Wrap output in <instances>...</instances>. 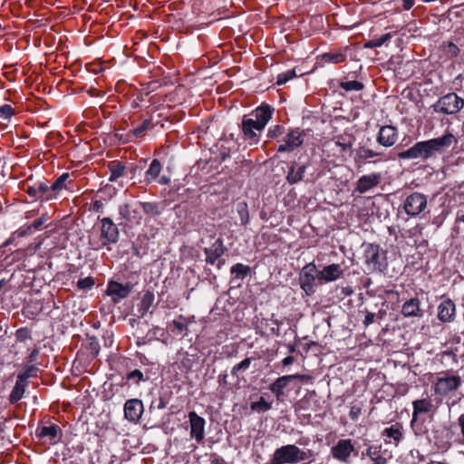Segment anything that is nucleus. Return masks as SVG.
Returning <instances> with one entry per match:
<instances>
[{"instance_id": "9b49d317", "label": "nucleus", "mask_w": 464, "mask_h": 464, "mask_svg": "<svg viewBox=\"0 0 464 464\" xmlns=\"http://www.w3.org/2000/svg\"><path fill=\"white\" fill-rule=\"evenodd\" d=\"M382 160V154L375 152L367 147H359L355 150L354 162L358 168L366 163H376Z\"/></svg>"}, {"instance_id": "20e7f679", "label": "nucleus", "mask_w": 464, "mask_h": 464, "mask_svg": "<svg viewBox=\"0 0 464 464\" xmlns=\"http://www.w3.org/2000/svg\"><path fill=\"white\" fill-rule=\"evenodd\" d=\"M364 260L371 272H382L387 266L386 252L379 245L368 244L364 250Z\"/></svg>"}, {"instance_id": "2eb2a0df", "label": "nucleus", "mask_w": 464, "mask_h": 464, "mask_svg": "<svg viewBox=\"0 0 464 464\" xmlns=\"http://www.w3.org/2000/svg\"><path fill=\"white\" fill-rule=\"evenodd\" d=\"M143 412V404L140 400H128L124 404L125 418L132 422L138 421Z\"/></svg>"}, {"instance_id": "ddd939ff", "label": "nucleus", "mask_w": 464, "mask_h": 464, "mask_svg": "<svg viewBox=\"0 0 464 464\" xmlns=\"http://www.w3.org/2000/svg\"><path fill=\"white\" fill-rule=\"evenodd\" d=\"M354 450V447L352 443V440L349 439L340 440L334 445L331 453L333 457L340 461L347 462L351 453Z\"/></svg>"}, {"instance_id": "603ef678", "label": "nucleus", "mask_w": 464, "mask_h": 464, "mask_svg": "<svg viewBox=\"0 0 464 464\" xmlns=\"http://www.w3.org/2000/svg\"><path fill=\"white\" fill-rule=\"evenodd\" d=\"M88 349L90 350L92 356H97L100 352V344L96 337H90Z\"/></svg>"}, {"instance_id": "e433bc0d", "label": "nucleus", "mask_w": 464, "mask_h": 464, "mask_svg": "<svg viewBox=\"0 0 464 464\" xmlns=\"http://www.w3.org/2000/svg\"><path fill=\"white\" fill-rule=\"evenodd\" d=\"M250 408L255 411L265 412L269 411L272 405L270 402H267L264 397H260L259 401L251 403Z\"/></svg>"}, {"instance_id": "dca6fc26", "label": "nucleus", "mask_w": 464, "mask_h": 464, "mask_svg": "<svg viewBox=\"0 0 464 464\" xmlns=\"http://www.w3.org/2000/svg\"><path fill=\"white\" fill-rule=\"evenodd\" d=\"M456 307L450 299H445L438 306V319L442 323H450L455 319Z\"/></svg>"}, {"instance_id": "c85d7f7f", "label": "nucleus", "mask_w": 464, "mask_h": 464, "mask_svg": "<svg viewBox=\"0 0 464 464\" xmlns=\"http://www.w3.org/2000/svg\"><path fill=\"white\" fill-rule=\"evenodd\" d=\"M458 142L456 137L453 134L447 133L441 138L430 140L429 141H420L415 145H452Z\"/></svg>"}, {"instance_id": "7ed1b4c3", "label": "nucleus", "mask_w": 464, "mask_h": 464, "mask_svg": "<svg viewBox=\"0 0 464 464\" xmlns=\"http://www.w3.org/2000/svg\"><path fill=\"white\" fill-rule=\"evenodd\" d=\"M462 384L460 375L445 371L440 372L433 384L434 394L440 397H446L450 393L457 392Z\"/></svg>"}, {"instance_id": "3c124183", "label": "nucleus", "mask_w": 464, "mask_h": 464, "mask_svg": "<svg viewBox=\"0 0 464 464\" xmlns=\"http://www.w3.org/2000/svg\"><path fill=\"white\" fill-rule=\"evenodd\" d=\"M362 403H353L350 408L349 417L353 420H356L362 414Z\"/></svg>"}, {"instance_id": "79ce46f5", "label": "nucleus", "mask_w": 464, "mask_h": 464, "mask_svg": "<svg viewBox=\"0 0 464 464\" xmlns=\"http://www.w3.org/2000/svg\"><path fill=\"white\" fill-rule=\"evenodd\" d=\"M340 87L346 92L361 91L363 89V84L358 81L342 82Z\"/></svg>"}, {"instance_id": "f704fd0d", "label": "nucleus", "mask_w": 464, "mask_h": 464, "mask_svg": "<svg viewBox=\"0 0 464 464\" xmlns=\"http://www.w3.org/2000/svg\"><path fill=\"white\" fill-rule=\"evenodd\" d=\"M366 454L374 464H386V459L380 454V450L377 447H369L366 450Z\"/></svg>"}, {"instance_id": "5701e85b", "label": "nucleus", "mask_w": 464, "mask_h": 464, "mask_svg": "<svg viewBox=\"0 0 464 464\" xmlns=\"http://www.w3.org/2000/svg\"><path fill=\"white\" fill-rule=\"evenodd\" d=\"M402 425L396 422L389 428L382 430V436L392 439L393 443L397 446L403 439Z\"/></svg>"}, {"instance_id": "39448f33", "label": "nucleus", "mask_w": 464, "mask_h": 464, "mask_svg": "<svg viewBox=\"0 0 464 464\" xmlns=\"http://www.w3.org/2000/svg\"><path fill=\"white\" fill-rule=\"evenodd\" d=\"M464 106V100L455 92L448 93L434 104V111L444 114H455Z\"/></svg>"}, {"instance_id": "a211bd4d", "label": "nucleus", "mask_w": 464, "mask_h": 464, "mask_svg": "<svg viewBox=\"0 0 464 464\" xmlns=\"http://www.w3.org/2000/svg\"><path fill=\"white\" fill-rule=\"evenodd\" d=\"M399 139V133L395 127L382 126L378 133L377 140L380 145H394Z\"/></svg>"}, {"instance_id": "a878e982", "label": "nucleus", "mask_w": 464, "mask_h": 464, "mask_svg": "<svg viewBox=\"0 0 464 464\" xmlns=\"http://www.w3.org/2000/svg\"><path fill=\"white\" fill-rule=\"evenodd\" d=\"M27 382H24L17 378L15 385L13 388L9 397V401L11 403L14 404L23 398Z\"/></svg>"}, {"instance_id": "052dcab7", "label": "nucleus", "mask_w": 464, "mask_h": 464, "mask_svg": "<svg viewBox=\"0 0 464 464\" xmlns=\"http://www.w3.org/2000/svg\"><path fill=\"white\" fill-rule=\"evenodd\" d=\"M143 210L146 213H157V206L154 203H144L143 204Z\"/></svg>"}, {"instance_id": "7c9ffc66", "label": "nucleus", "mask_w": 464, "mask_h": 464, "mask_svg": "<svg viewBox=\"0 0 464 464\" xmlns=\"http://www.w3.org/2000/svg\"><path fill=\"white\" fill-rule=\"evenodd\" d=\"M285 145H302L303 133L298 129L289 131L285 138Z\"/></svg>"}, {"instance_id": "bf43d9fd", "label": "nucleus", "mask_w": 464, "mask_h": 464, "mask_svg": "<svg viewBox=\"0 0 464 464\" xmlns=\"http://www.w3.org/2000/svg\"><path fill=\"white\" fill-rule=\"evenodd\" d=\"M290 377H291L292 381L293 380H300L301 382H310L313 380V377L310 375H307V374L296 373V374L290 375Z\"/></svg>"}, {"instance_id": "423d86ee", "label": "nucleus", "mask_w": 464, "mask_h": 464, "mask_svg": "<svg viewBox=\"0 0 464 464\" xmlns=\"http://www.w3.org/2000/svg\"><path fill=\"white\" fill-rule=\"evenodd\" d=\"M319 409V402L317 400V393L315 391H309L301 400L295 405V411L304 420H310L312 412L317 411Z\"/></svg>"}, {"instance_id": "680f3d73", "label": "nucleus", "mask_w": 464, "mask_h": 464, "mask_svg": "<svg viewBox=\"0 0 464 464\" xmlns=\"http://www.w3.org/2000/svg\"><path fill=\"white\" fill-rule=\"evenodd\" d=\"M374 318H375V314L374 313L366 312V315H365V318L363 320V324L365 326L370 325L371 324H372L374 322Z\"/></svg>"}, {"instance_id": "b1692460", "label": "nucleus", "mask_w": 464, "mask_h": 464, "mask_svg": "<svg viewBox=\"0 0 464 464\" xmlns=\"http://www.w3.org/2000/svg\"><path fill=\"white\" fill-rule=\"evenodd\" d=\"M152 127V120L150 118L144 119L133 127V129L128 133V136L129 138H130V136L135 138L144 137Z\"/></svg>"}, {"instance_id": "09e8293b", "label": "nucleus", "mask_w": 464, "mask_h": 464, "mask_svg": "<svg viewBox=\"0 0 464 464\" xmlns=\"http://www.w3.org/2000/svg\"><path fill=\"white\" fill-rule=\"evenodd\" d=\"M189 320L183 315H179L178 319L173 321V325L176 329H178L180 333L187 330L188 324Z\"/></svg>"}, {"instance_id": "473e14b6", "label": "nucleus", "mask_w": 464, "mask_h": 464, "mask_svg": "<svg viewBox=\"0 0 464 464\" xmlns=\"http://www.w3.org/2000/svg\"><path fill=\"white\" fill-rule=\"evenodd\" d=\"M35 185L39 193V198L50 200L55 197L53 190L51 189V186H49L46 182H40Z\"/></svg>"}, {"instance_id": "393cba45", "label": "nucleus", "mask_w": 464, "mask_h": 464, "mask_svg": "<svg viewBox=\"0 0 464 464\" xmlns=\"http://www.w3.org/2000/svg\"><path fill=\"white\" fill-rule=\"evenodd\" d=\"M434 147H411L406 151L401 152L399 155L401 158L416 159V158H426L429 154L428 149H433Z\"/></svg>"}, {"instance_id": "774afa93", "label": "nucleus", "mask_w": 464, "mask_h": 464, "mask_svg": "<svg viewBox=\"0 0 464 464\" xmlns=\"http://www.w3.org/2000/svg\"><path fill=\"white\" fill-rule=\"evenodd\" d=\"M294 362V357L293 356H287L283 361L282 363L284 366H288Z\"/></svg>"}, {"instance_id": "864d4df0", "label": "nucleus", "mask_w": 464, "mask_h": 464, "mask_svg": "<svg viewBox=\"0 0 464 464\" xmlns=\"http://www.w3.org/2000/svg\"><path fill=\"white\" fill-rule=\"evenodd\" d=\"M284 133V128L281 125H274L269 128L267 137L270 139H277Z\"/></svg>"}, {"instance_id": "4be33fe9", "label": "nucleus", "mask_w": 464, "mask_h": 464, "mask_svg": "<svg viewBox=\"0 0 464 464\" xmlns=\"http://www.w3.org/2000/svg\"><path fill=\"white\" fill-rule=\"evenodd\" d=\"M290 375H285L277 378L269 387V390L276 395L277 401L282 400V396L284 395V389L291 382Z\"/></svg>"}, {"instance_id": "f8f14e48", "label": "nucleus", "mask_w": 464, "mask_h": 464, "mask_svg": "<svg viewBox=\"0 0 464 464\" xmlns=\"http://www.w3.org/2000/svg\"><path fill=\"white\" fill-rule=\"evenodd\" d=\"M190 424V437L198 442H202L205 437V420L198 416L195 411L188 413Z\"/></svg>"}, {"instance_id": "c03bdc74", "label": "nucleus", "mask_w": 464, "mask_h": 464, "mask_svg": "<svg viewBox=\"0 0 464 464\" xmlns=\"http://www.w3.org/2000/svg\"><path fill=\"white\" fill-rule=\"evenodd\" d=\"M296 76L295 70H288L285 72L279 73L276 78V84L282 85Z\"/></svg>"}, {"instance_id": "a18cd8bd", "label": "nucleus", "mask_w": 464, "mask_h": 464, "mask_svg": "<svg viewBox=\"0 0 464 464\" xmlns=\"http://www.w3.org/2000/svg\"><path fill=\"white\" fill-rule=\"evenodd\" d=\"M14 115V109L9 104L0 106V118L4 121H10Z\"/></svg>"}, {"instance_id": "412c9836", "label": "nucleus", "mask_w": 464, "mask_h": 464, "mask_svg": "<svg viewBox=\"0 0 464 464\" xmlns=\"http://www.w3.org/2000/svg\"><path fill=\"white\" fill-rule=\"evenodd\" d=\"M401 314L405 317H422L423 310L420 308V301L416 297L409 299L402 304Z\"/></svg>"}, {"instance_id": "49530a36", "label": "nucleus", "mask_w": 464, "mask_h": 464, "mask_svg": "<svg viewBox=\"0 0 464 464\" xmlns=\"http://www.w3.org/2000/svg\"><path fill=\"white\" fill-rule=\"evenodd\" d=\"M237 212L240 216V220L242 224H246L248 222L249 215L247 205L245 202H241L237 204Z\"/></svg>"}, {"instance_id": "338daca9", "label": "nucleus", "mask_w": 464, "mask_h": 464, "mask_svg": "<svg viewBox=\"0 0 464 464\" xmlns=\"http://www.w3.org/2000/svg\"><path fill=\"white\" fill-rule=\"evenodd\" d=\"M211 464H225V460L222 458L217 456L216 454H213L211 459Z\"/></svg>"}, {"instance_id": "a19ab883", "label": "nucleus", "mask_w": 464, "mask_h": 464, "mask_svg": "<svg viewBox=\"0 0 464 464\" xmlns=\"http://www.w3.org/2000/svg\"><path fill=\"white\" fill-rule=\"evenodd\" d=\"M69 173H63L51 185V189L53 190L55 195L58 191L65 188V181L69 179Z\"/></svg>"}, {"instance_id": "6ab92c4d", "label": "nucleus", "mask_w": 464, "mask_h": 464, "mask_svg": "<svg viewBox=\"0 0 464 464\" xmlns=\"http://www.w3.org/2000/svg\"><path fill=\"white\" fill-rule=\"evenodd\" d=\"M226 250L227 248L224 246L223 240L221 238H218L211 246L204 249L206 262L208 264L214 265Z\"/></svg>"}, {"instance_id": "6e6552de", "label": "nucleus", "mask_w": 464, "mask_h": 464, "mask_svg": "<svg viewBox=\"0 0 464 464\" xmlns=\"http://www.w3.org/2000/svg\"><path fill=\"white\" fill-rule=\"evenodd\" d=\"M427 208V198L420 192H413L409 195L403 204L407 215L415 217L420 214Z\"/></svg>"}, {"instance_id": "9d476101", "label": "nucleus", "mask_w": 464, "mask_h": 464, "mask_svg": "<svg viewBox=\"0 0 464 464\" xmlns=\"http://www.w3.org/2000/svg\"><path fill=\"white\" fill-rule=\"evenodd\" d=\"M316 272V266L314 264L310 263L306 265L302 271L300 276L301 288L305 292L306 295H312L314 293V274Z\"/></svg>"}, {"instance_id": "e2e57ef3", "label": "nucleus", "mask_w": 464, "mask_h": 464, "mask_svg": "<svg viewBox=\"0 0 464 464\" xmlns=\"http://www.w3.org/2000/svg\"><path fill=\"white\" fill-rule=\"evenodd\" d=\"M103 208V203L101 200H95L91 205V210L100 212Z\"/></svg>"}, {"instance_id": "5fc2aeb1", "label": "nucleus", "mask_w": 464, "mask_h": 464, "mask_svg": "<svg viewBox=\"0 0 464 464\" xmlns=\"http://www.w3.org/2000/svg\"><path fill=\"white\" fill-rule=\"evenodd\" d=\"M36 372H37V368L35 366L31 365V366L27 367L24 371V372L20 373L17 376V378L24 382H26L28 378L34 376Z\"/></svg>"}, {"instance_id": "aec40b11", "label": "nucleus", "mask_w": 464, "mask_h": 464, "mask_svg": "<svg viewBox=\"0 0 464 464\" xmlns=\"http://www.w3.org/2000/svg\"><path fill=\"white\" fill-rule=\"evenodd\" d=\"M343 274L341 265L332 264L324 266L323 270L318 273V279L322 282H332L340 278Z\"/></svg>"}, {"instance_id": "c9c22d12", "label": "nucleus", "mask_w": 464, "mask_h": 464, "mask_svg": "<svg viewBox=\"0 0 464 464\" xmlns=\"http://www.w3.org/2000/svg\"><path fill=\"white\" fill-rule=\"evenodd\" d=\"M305 170L304 166H300L297 170L291 168L287 174V180L290 184H295L302 179Z\"/></svg>"}, {"instance_id": "4d7b16f0", "label": "nucleus", "mask_w": 464, "mask_h": 464, "mask_svg": "<svg viewBox=\"0 0 464 464\" xmlns=\"http://www.w3.org/2000/svg\"><path fill=\"white\" fill-rule=\"evenodd\" d=\"M166 405H167V401H165V399L162 397H160L158 400L151 401L150 408V410H154V409L162 410L166 407Z\"/></svg>"}, {"instance_id": "37998d69", "label": "nucleus", "mask_w": 464, "mask_h": 464, "mask_svg": "<svg viewBox=\"0 0 464 464\" xmlns=\"http://www.w3.org/2000/svg\"><path fill=\"white\" fill-rule=\"evenodd\" d=\"M251 361H252L251 358H246L239 363L236 364L231 370L232 375L237 377L239 375L240 372H244V371L247 370L250 366Z\"/></svg>"}, {"instance_id": "1a4fd4ad", "label": "nucleus", "mask_w": 464, "mask_h": 464, "mask_svg": "<svg viewBox=\"0 0 464 464\" xmlns=\"http://www.w3.org/2000/svg\"><path fill=\"white\" fill-rule=\"evenodd\" d=\"M101 241L102 246H105L115 244L119 240L120 231L118 227L110 218L101 219Z\"/></svg>"}, {"instance_id": "cd10ccee", "label": "nucleus", "mask_w": 464, "mask_h": 464, "mask_svg": "<svg viewBox=\"0 0 464 464\" xmlns=\"http://www.w3.org/2000/svg\"><path fill=\"white\" fill-rule=\"evenodd\" d=\"M346 49L328 52L322 55L324 62L332 63H341L346 60Z\"/></svg>"}, {"instance_id": "0eeeda50", "label": "nucleus", "mask_w": 464, "mask_h": 464, "mask_svg": "<svg viewBox=\"0 0 464 464\" xmlns=\"http://www.w3.org/2000/svg\"><path fill=\"white\" fill-rule=\"evenodd\" d=\"M412 419L411 420V426L414 430L415 435H420L421 431L415 429L414 424L417 421L420 414H431L433 415L436 411V406L433 404L432 400L429 397L421 400H415L412 401Z\"/></svg>"}, {"instance_id": "8fccbe9b", "label": "nucleus", "mask_w": 464, "mask_h": 464, "mask_svg": "<svg viewBox=\"0 0 464 464\" xmlns=\"http://www.w3.org/2000/svg\"><path fill=\"white\" fill-rule=\"evenodd\" d=\"M94 284H95V281H94L93 277L87 276L85 278L78 280L77 286L80 289L86 290V289H91L94 285Z\"/></svg>"}, {"instance_id": "c756f323", "label": "nucleus", "mask_w": 464, "mask_h": 464, "mask_svg": "<svg viewBox=\"0 0 464 464\" xmlns=\"http://www.w3.org/2000/svg\"><path fill=\"white\" fill-rule=\"evenodd\" d=\"M61 431V429L58 425H50V426H44L39 429L38 435L40 437H48L50 440H54L58 433Z\"/></svg>"}, {"instance_id": "4468645a", "label": "nucleus", "mask_w": 464, "mask_h": 464, "mask_svg": "<svg viewBox=\"0 0 464 464\" xmlns=\"http://www.w3.org/2000/svg\"><path fill=\"white\" fill-rule=\"evenodd\" d=\"M132 285L128 283L126 285L111 281L109 283L106 293L111 296L113 302L117 303L121 299L126 298L131 292Z\"/></svg>"}, {"instance_id": "f257e3e1", "label": "nucleus", "mask_w": 464, "mask_h": 464, "mask_svg": "<svg viewBox=\"0 0 464 464\" xmlns=\"http://www.w3.org/2000/svg\"><path fill=\"white\" fill-rule=\"evenodd\" d=\"M274 111L271 105L262 102L250 113L244 115L240 125L244 140L249 144H257Z\"/></svg>"}, {"instance_id": "f3484780", "label": "nucleus", "mask_w": 464, "mask_h": 464, "mask_svg": "<svg viewBox=\"0 0 464 464\" xmlns=\"http://www.w3.org/2000/svg\"><path fill=\"white\" fill-rule=\"evenodd\" d=\"M382 176L380 173H372L362 176L356 182V190L363 194L381 183Z\"/></svg>"}, {"instance_id": "72a5a7b5", "label": "nucleus", "mask_w": 464, "mask_h": 464, "mask_svg": "<svg viewBox=\"0 0 464 464\" xmlns=\"http://www.w3.org/2000/svg\"><path fill=\"white\" fill-rule=\"evenodd\" d=\"M250 272L248 266L237 263L231 267V274L235 279H244Z\"/></svg>"}, {"instance_id": "f03ea898", "label": "nucleus", "mask_w": 464, "mask_h": 464, "mask_svg": "<svg viewBox=\"0 0 464 464\" xmlns=\"http://www.w3.org/2000/svg\"><path fill=\"white\" fill-rule=\"evenodd\" d=\"M312 457H314L313 450H304L294 444H288L276 449L266 464H295L306 460L308 461L304 464H311Z\"/></svg>"}, {"instance_id": "de8ad7c7", "label": "nucleus", "mask_w": 464, "mask_h": 464, "mask_svg": "<svg viewBox=\"0 0 464 464\" xmlns=\"http://www.w3.org/2000/svg\"><path fill=\"white\" fill-rule=\"evenodd\" d=\"M119 214L126 222H130L132 220L130 206L129 204L120 206Z\"/></svg>"}, {"instance_id": "69168bd1", "label": "nucleus", "mask_w": 464, "mask_h": 464, "mask_svg": "<svg viewBox=\"0 0 464 464\" xmlns=\"http://www.w3.org/2000/svg\"><path fill=\"white\" fill-rule=\"evenodd\" d=\"M405 10H410L415 4L414 0H401Z\"/></svg>"}, {"instance_id": "4c0bfd02", "label": "nucleus", "mask_w": 464, "mask_h": 464, "mask_svg": "<svg viewBox=\"0 0 464 464\" xmlns=\"http://www.w3.org/2000/svg\"><path fill=\"white\" fill-rule=\"evenodd\" d=\"M161 170V164L158 160H153L149 169L146 172L147 179H155Z\"/></svg>"}, {"instance_id": "2f4dec72", "label": "nucleus", "mask_w": 464, "mask_h": 464, "mask_svg": "<svg viewBox=\"0 0 464 464\" xmlns=\"http://www.w3.org/2000/svg\"><path fill=\"white\" fill-rule=\"evenodd\" d=\"M392 37V34L391 33L384 34L380 37H374L364 44V48L372 49L381 47L382 44L390 41Z\"/></svg>"}, {"instance_id": "0e129e2a", "label": "nucleus", "mask_w": 464, "mask_h": 464, "mask_svg": "<svg viewBox=\"0 0 464 464\" xmlns=\"http://www.w3.org/2000/svg\"><path fill=\"white\" fill-rule=\"evenodd\" d=\"M26 192L28 195H30L31 197H34V198H39V193L37 191V187L36 185L34 186H32V187H28L26 188Z\"/></svg>"}, {"instance_id": "ea45409f", "label": "nucleus", "mask_w": 464, "mask_h": 464, "mask_svg": "<svg viewBox=\"0 0 464 464\" xmlns=\"http://www.w3.org/2000/svg\"><path fill=\"white\" fill-rule=\"evenodd\" d=\"M443 50L445 54L450 58L458 57L460 53V49L452 42L445 43Z\"/></svg>"}, {"instance_id": "13d9d810", "label": "nucleus", "mask_w": 464, "mask_h": 464, "mask_svg": "<svg viewBox=\"0 0 464 464\" xmlns=\"http://www.w3.org/2000/svg\"><path fill=\"white\" fill-rule=\"evenodd\" d=\"M128 380H136L138 383L143 379V373L140 370H134L127 375Z\"/></svg>"}, {"instance_id": "6e6d98bb", "label": "nucleus", "mask_w": 464, "mask_h": 464, "mask_svg": "<svg viewBox=\"0 0 464 464\" xmlns=\"http://www.w3.org/2000/svg\"><path fill=\"white\" fill-rule=\"evenodd\" d=\"M457 424L459 428V442L461 444V445H464V413L460 414L459 417H458V420H457Z\"/></svg>"}, {"instance_id": "58836bf2", "label": "nucleus", "mask_w": 464, "mask_h": 464, "mask_svg": "<svg viewBox=\"0 0 464 464\" xmlns=\"http://www.w3.org/2000/svg\"><path fill=\"white\" fill-rule=\"evenodd\" d=\"M47 217L46 216H42L41 218L35 219L30 226H28L26 227V229L24 230H22L19 232V236L23 237V236H25L26 234H28L32 228L35 229V230H38L40 229L43 225L47 221Z\"/></svg>"}, {"instance_id": "bb28decb", "label": "nucleus", "mask_w": 464, "mask_h": 464, "mask_svg": "<svg viewBox=\"0 0 464 464\" xmlns=\"http://www.w3.org/2000/svg\"><path fill=\"white\" fill-rule=\"evenodd\" d=\"M108 167L111 171V176L109 178L111 182L116 181L119 178L124 175L125 164L123 162L114 160L110 162Z\"/></svg>"}]
</instances>
